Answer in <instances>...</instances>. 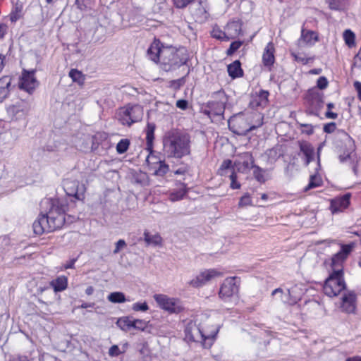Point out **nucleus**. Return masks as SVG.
Instances as JSON below:
<instances>
[{
    "label": "nucleus",
    "instance_id": "nucleus-1",
    "mask_svg": "<svg viewBox=\"0 0 361 361\" xmlns=\"http://www.w3.org/2000/svg\"><path fill=\"white\" fill-rule=\"evenodd\" d=\"M48 213L40 214L32 224L33 231L37 235L53 232L61 228L66 222L65 212L67 205L59 200L51 201Z\"/></svg>",
    "mask_w": 361,
    "mask_h": 361
},
{
    "label": "nucleus",
    "instance_id": "nucleus-2",
    "mask_svg": "<svg viewBox=\"0 0 361 361\" xmlns=\"http://www.w3.org/2000/svg\"><path fill=\"white\" fill-rule=\"evenodd\" d=\"M191 136L178 130H169L163 137V151L168 158L182 159L191 154Z\"/></svg>",
    "mask_w": 361,
    "mask_h": 361
},
{
    "label": "nucleus",
    "instance_id": "nucleus-3",
    "mask_svg": "<svg viewBox=\"0 0 361 361\" xmlns=\"http://www.w3.org/2000/svg\"><path fill=\"white\" fill-rule=\"evenodd\" d=\"M189 59L188 54L185 48L176 49L173 47L164 48L160 67L168 72L176 70L185 65Z\"/></svg>",
    "mask_w": 361,
    "mask_h": 361
},
{
    "label": "nucleus",
    "instance_id": "nucleus-4",
    "mask_svg": "<svg viewBox=\"0 0 361 361\" xmlns=\"http://www.w3.org/2000/svg\"><path fill=\"white\" fill-rule=\"evenodd\" d=\"M155 124L152 123H148L146 128V149L149 151V154L147 157L146 161L148 165H155L152 166L151 169H154L153 174L157 176H164L169 171V166L164 160L159 159L158 161H152L153 159H157V157L154 155V130Z\"/></svg>",
    "mask_w": 361,
    "mask_h": 361
},
{
    "label": "nucleus",
    "instance_id": "nucleus-5",
    "mask_svg": "<svg viewBox=\"0 0 361 361\" xmlns=\"http://www.w3.org/2000/svg\"><path fill=\"white\" fill-rule=\"evenodd\" d=\"M346 288L343 269H334L325 280L323 286V292L326 295L333 298L338 295Z\"/></svg>",
    "mask_w": 361,
    "mask_h": 361
},
{
    "label": "nucleus",
    "instance_id": "nucleus-6",
    "mask_svg": "<svg viewBox=\"0 0 361 361\" xmlns=\"http://www.w3.org/2000/svg\"><path fill=\"white\" fill-rule=\"evenodd\" d=\"M337 134L347 142L348 149L338 157L339 161L342 164H347L351 168L355 175L357 174V163L356 154L353 153L355 150V142L353 138L343 130H338Z\"/></svg>",
    "mask_w": 361,
    "mask_h": 361
},
{
    "label": "nucleus",
    "instance_id": "nucleus-7",
    "mask_svg": "<svg viewBox=\"0 0 361 361\" xmlns=\"http://www.w3.org/2000/svg\"><path fill=\"white\" fill-rule=\"evenodd\" d=\"M219 330L216 329L210 334H205L200 326L195 323H189L185 329L186 337L193 342H203L204 345H207V340L213 341Z\"/></svg>",
    "mask_w": 361,
    "mask_h": 361
},
{
    "label": "nucleus",
    "instance_id": "nucleus-8",
    "mask_svg": "<svg viewBox=\"0 0 361 361\" xmlns=\"http://www.w3.org/2000/svg\"><path fill=\"white\" fill-rule=\"evenodd\" d=\"M228 97L223 90L214 92L212 94V99L208 101L205 106L212 109L213 116L224 117Z\"/></svg>",
    "mask_w": 361,
    "mask_h": 361
},
{
    "label": "nucleus",
    "instance_id": "nucleus-9",
    "mask_svg": "<svg viewBox=\"0 0 361 361\" xmlns=\"http://www.w3.org/2000/svg\"><path fill=\"white\" fill-rule=\"evenodd\" d=\"M154 298L160 308L171 314H178L184 310L182 302L178 298H169L163 294H156Z\"/></svg>",
    "mask_w": 361,
    "mask_h": 361
},
{
    "label": "nucleus",
    "instance_id": "nucleus-10",
    "mask_svg": "<svg viewBox=\"0 0 361 361\" xmlns=\"http://www.w3.org/2000/svg\"><path fill=\"white\" fill-rule=\"evenodd\" d=\"M240 279L237 276L226 278L221 286L219 297L224 300H228L232 296L237 295L239 291Z\"/></svg>",
    "mask_w": 361,
    "mask_h": 361
},
{
    "label": "nucleus",
    "instance_id": "nucleus-11",
    "mask_svg": "<svg viewBox=\"0 0 361 361\" xmlns=\"http://www.w3.org/2000/svg\"><path fill=\"white\" fill-rule=\"evenodd\" d=\"M309 104L308 114L318 116L319 111L324 107L323 94L317 90H309L306 96Z\"/></svg>",
    "mask_w": 361,
    "mask_h": 361
},
{
    "label": "nucleus",
    "instance_id": "nucleus-12",
    "mask_svg": "<svg viewBox=\"0 0 361 361\" xmlns=\"http://www.w3.org/2000/svg\"><path fill=\"white\" fill-rule=\"evenodd\" d=\"M35 70L27 71L23 69L22 75L20 77V80L18 82L19 88L20 90H25L30 94H32L34 90L39 85V82L35 76Z\"/></svg>",
    "mask_w": 361,
    "mask_h": 361
},
{
    "label": "nucleus",
    "instance_id": "nucleus-13",
    "mask_svg": "<svg viewBox=\"0 0 361 361\" xmlns=\"http://www.w3.org/2000/svg\"><path fill=\"white\" fill-rule=\"evenodd\" d=\"M28 102L20 100L7 107L6 111L12 120L18 121L25 118L30 111Z\"/></svg>",
    "mask_w": 361,
    "mask_h": 361
},
{
    "label": "nucleus",
    "instance_id": "nucleus-14",
    "mask_svg": "<svg viewBox=\"0 0 361 361\" xmlns=\"http://www.w3.org/2000/svg\"><path fill=\"white\" fill-rule=\"evenodd\" d=\"M63 187L66 195L74 199L71 200V202L83 200L85 189L83 185H80L79 181L67 180L64 182Z\"/></svg>",
    "mask_w": 361,
    "mask_h": 361
},
{
    "label": "nucleus",
    "instance_id": "nucleus-15",
    "mask_svg": "<svg viewBox=\"0 0 361 361\" xmlns=\"http://www.w3.org/2000/svg\"><path fill=\"white\" fill-rule=\"evenodd\" d=\"M221 276V273L215 269H206L189 281V285L194 288H200L205 285L212 279Z\"/></svg>",
    "mask_w": 361,
    "mask_h": 361
},
{
    "label": "nucleus",
    "instance_id": "nucleus-16",
    "mask_svg": "<svg viewBox=\"0 0 361 361\" xmlns=\"http://www.w3.org/2000/svg\"><path fill=\"white\" fill-rule=\"evenodd\" d=\"M354 245L355 244L352 243L349 244H342L341 245V250L331 257V267L333 270L336 269L335 268L338 267H341L340 269H343V263L353 251Z\"/></svg>",
    "mask_w": 361,
    "mask_h": 361
},
{
    "label": "nucleus",
    "instance_id": "nucleus-17",
    "mask_svg": "<svg viewBox=\"0 0 361 361\" xmlns=\"http://www.w3.org/2000/svg\"><path fill=\"white\" fill-rule=\"evenodd\" d=\"M357 296L354 291L350 290L344 293L341 298V308L348 314L354 313L356 309Z\"/></svg>",
    "mask_w": 361,
    "mask_h": 361
},
{
    "label": "nucleus",
    "instance_id": "nucleus-18",
    "mask_svg": "<svg viewBox=\"0 0 361 361\" xmlns=\"http://www.w3.org/2000/svg\"><path fill=\"white\" fill-rule=\"evenodd\" d=\"M159 39H154L147 50L148 58L154 63H161L162 59V52L164 48H166Z\"/></svg>",
    "mask_w": 361,
    "mask_h": 361
},
{
    "label": "nucleus",
    "instance_id": "nucleus-19",
    "mask_svg": "<svg viewBox=\"0 0 361 361\" xmlns=\"http://www.w3.org/2000/svg\"><path fill=\"white\" fill-rule=\"evenodd\" d=\"M99 146L107 149L110 146L109 135L105 132H97L92 137V151H97Z\"/></svg>",
    "mask_w": 361,
    "mask_h": 361
},
{
    "label": "nucleus",
    "instance_id": "nucleus-20",
    "mask_svg": "<svg viewBox=\"0 0 361 361\" xmlns=\"http://www.w3.org/2000/svg\"><path fill=\"white\" fill-rule=\"evenodd\" d=\"M350 193H345L341 197L332 200L330 205L331 212L334 214L346 209L350 204Z\"/></svg>",
    "mask_w": 361,
    "mask_h": 361
},
{
    "label": "nucleus",
    "instance_id": "nucleus-21",
    "mask_svg": "<svg viewBox=\"0 0 361 361\" xmlns=\"http://www.w3.org/2000/svg\"><path fill=\"white\" fill-rule=\"evenodd\" d=\"M141 111V108L139 106L127 107L123 111L121 120L123 123H126L128 126H131L133 123L137 122L141 119V116H135V114Z\"/></svg>",
    "mask_w": 361,
    "mask_h": 361
},
{
    "label": "nucleus",
    "instance_id": "nucleus-22",
    "mask_svg": "<svg viewBox=\"0 0 361 361\" xmlns=\"http://www.w3.org/2000/svg\"><path fill=\"white\" fill-rule=\"evenodd\" d=\"M275 48L274 44L270 42H269L264 49L262 54V63L263 65L271 70V67L273 66L275 62Z\"/></svg>",
    "mask_w": 361,
    "mask_h": 361
},
{
    "label": "nucleus",
    "instance_id": "nucleus-23",
    "mask_svg": "<svg viewBox=\"0 0 361 361\" xmlns=\"http://www.w3.org/2000/svg\"><path fill=\"white\" fill-rule=\"evenodd\" d=\"M247 155L250 157L251 168L253 169V176L255 179L261 184L264 183L267 180L265 176V173L267 171V169H262L255 164V159L252 154L247 152Z\"/></svg>",
    "mask_w": 361,
    "mask_h": 361
},
{
    "label": "nucleus",
    "instance_id": "nucleus-24",
    "mask_svg": "<svg viewBox=\"0 0 361 361\" xmlns=\"http://www.w3.org/2000/svg\"><path fill=\"white\" fill-rule=\"evenodd\" d=\"M299 147L300 152L305 157V165H309L314 160V149L313 146L307 141H300L299 142Z\"/></svg>",
    "mask_w": 361,
    "mask_h": 361
},
{
    "label": "nucleus",
    "instance_id": "nucleus-25",
    "mask_svg": "<svg viewBox=\"0 0 361 361\" xmlns=\"http://www.w3.org/2000/svg\"><path fill=\"white\" fill-rule=\"evenodd\" d=\"M227 71L228 75L232 79L243 77L244 74L240 60H235L233 63L228 64L227 66Z\"/></svg>",
    "mask_w": 361,
    "mask_h": 361
},
{
    "label": "nucleus",
    "instance_id": "nucleus-26",
    "mask_svg": "<svg viewBox=\"0 0 361 361\" xmlns=\"http://www.w3.org/2000/svg\"><path fill=\"white\" fill-rule=\"evenodd\" d=\"M11 80V78L8 75L3 76L0 78V102L8 95Z\"/></svg>",
    "mask_w": 361,
    "mask_h": 361
},
{
    "label": "nucleus",
    "instance_id": "nucleus-27",
    "mask_svg": "<svg viewBox=\"0 0 361 361\" xmlns=\"http://www.w3.org/2000/svg\"><path fill=\"white\" fill-rule=\"evenodd\" d=\"M9 19L12 23H16L23 16V4L20 1H17L13 6L9 14Z\"/></svg>",
    "mask_w": 361,
    "mask_h": 361
},
{
    "label": "nucleus",
    "instance_id": "nucleus-28",
    "mask_svg": "<svg viewBox=\"0 0 361 361\" xmlns=\"http://www.w3.org/2000/svg\"><path fill=\"white\" fill-rule=\"evenodd\" d=\"M55 293L61 292L67 288L68 278L65 276H58L50 282Z\"/></svg>",
    "mask_w": 361,
    "mask_h": 361
},
{
    "label": "nucleus",
    "instance_id": "nucleus-29",
    "mask_svg": "<svg viewBox=\"0 0 361 361\" xmlns=\"http://www.w3.org/2000/svg\"><path fill=\"white\" fill-rule=\"evenodd\" d=\"M182 188L178 190H173L169 194V200L171 202H176L181 200L188 192V188L185 183H181Z\"/></svg>",
    "mask_w": 361,
    "mask_h": 361
},
{
    "label": "nucleus",
    "instance_id": "nucleus-30",
    "mask_svg": "<svg viewBox=\"0 0 361 361\" xmlns=\"http://www.w3.org/2000/svg\"><path fill=\"white\" fill-rule=\"evenodd\" d=\"M144 240L147 245L157 246L161 244L162 238L159 234L151 235L149 232L145 231L144 232Z\"/></svg>",
    "mask_w": 361,
    "mask_h": 361
},
{
    "label": "nucleus",
    "instance_id": "nucleus-31",
    "mask_svg": "<svg viewBox=\"0 0 361 361\" xmlns=\"http://www.w3.org/2000/svg\"><path fill=\"white\" fill-rule=\"evenodd\" d=\"M107 299L112 303H123L126 301H130L129 299H126L125 294L120 291L111 293L107 296Z\"/></svg>",
    "mask_w": 361,
    "mask_h": 361
},
{
    "label": "nucleus",
    "instance_id": "nucleus-32",
    "mask_svg": "<svg viewBox=\"0 0 361 361\" xmlns=\"http://www.w3.org/2000/svg\"><path fill=\"white\" fill-rule=\"evenodd\" d=\"M329 8L332 11H344L345 9V0H325Z\"/></svg>",
    "mask_w": 361,
    "mask_h": 361
},
{
    "label": "nucleus",
    "instance_id": "nucleus-33",
    "mask_svg": "<svg viewBox=\"0 0 361 361\" xmlns=\"http://www.w3.org/2000/svg\"><path fill=\"white\" fill-rule=\"evenodd\" d=\"M343 39L345 44L349 47L352 48L355 45V35L350 29H347L343 32Z\"/></svg>",
    "mask_w": 361,
    "mask_h": 361
},
{
    "label": "nucleus",
    "instance_id": "nucleus-34",
    "mask_svg": "<svg viewBox=\"0 0 361 361\" xmlns=\"http://www.w3.org/2000/svg\"><path fill=\"white\" fill-rule=\"evenodd\" d=\"M245 156L247 157L248 159L247 160H244L242 163L240 161L234 162V166L237 171L241 173H246L252 169L250 157L247 155V153L245 154Z\"/></svg>",
    "mask_w": 361,
    "mask_h": 361
},
{
    "label": "nucleus",
    "instance_id": "nucleus-35",
    "mask_svg": "<svg viewBox=\"0 0 361 361\" xmlns=\"http://www.w3.org/2000/svg\"><path fill=\"white\" fill-rule=\"evenodd\" d=\"M234 164H233V161L231 159L224 160L220 168L219 169V174L221 176H226L227 174V171L230 170L231 172L235 171Z\"/></svg>",
    "mask_w": 361,
    "mask_h": 361
},
{
    "label": "nucleus",
    "instance_id": "nucleus-36",
    "mask_svg": "<svg viewBox=\"0 0 361 361\" xmlns=\"http://www.w3.org/2000/svg\"><path fill=\"white\" fill-rule=\"evenodd\" d=\"M189 73L190 69L188 71L186 75L183 76L182 78H178L177 80H171L169 82V87L176 91L178 90L181 87H183L185 84L186 78L188 76Z\"/></svg>",
    "mask_w": 361,
    "mask_h": 361
},
{
    "label": "nucleus",
    "instance_id": "nucleus-37",
    "mask_svg": "<svg viewBox=\"0 0 361 361\" xmlns=\"http://www.w3.org/2000/svg\"><path fill=\"white\" fill-rule=\"evenodd\" d=\"M322 179L317 175H311L307 185L304 188V191L307 192L311 189L319 187L322 185Z\"/></svg>",
    "mask_w": 361,
    "mask_h": 361
},
{
    "label": "nucleus",
    "instance_id": "nucleus-38",
    "mask_svg": "<svg viewBox=\"0 0 361 361\" xmlns=\"http://www.w3.org/2000/svg\"><path fill=\"white\" fill-rule=\"evenodd\" d=\"M68 75L73 82H78L80 85L84 83L85 78L81 71L73 68L69 71Z\"/></svg>",
    "mask_w": 361,
    "mask_h": 361
},
{
    "label": "nucleus",
    "instance_id": "nucleus-39",
    "mask_svg": "<svg viewBox=\"0 0 361 361\" xmlns=\"http://www.w3.org/2000/svg\"><path fill=\"white\" fill-rule=\"evenodd\" d=\"M130 145V140L127 138L121 139L116 145V152L119 154L126 153Z\"/></svg>",
    "mask_w": 361,
    "mask_h": 361
},
{
    "label": "nucleus",
    "instance_id": "nucleus-40",
    "mask_svg": "<svg viewBox=\"0 0 361 361\" xmlns=\"http://www.w3.org/2000/svg\"><path fill=\"white\" fill-rule=\"evenodd\" d=\"M301 37L307 44H311L312 40L314 42L318 41V35L314 31L308 30L305 33L302 31Z\"/></svg>",
    "mask_w": 361,
    "mask_h": 361
},
{
    "label": "nucleus",
    "instance_id": "nucleus-41",
    "mask_svg": "<svg viewBox=\"0 0 361 361\" xmlns=\"http://www.w3.org/2000/svg\"><path fill=\"white\" fill-rule=\"evenodd\" d=\"M212 37L221 41H228L229 37L226 35V32L219 27H214L212 32Z\"/></svg>",
    "mask_w": 361,
    "mask_h": 361
},
{
    "label": "nucleus",
    "instance_id": "nucleus-42",
    "mask_svg": "<svg viewBox=\"0 0 361 361\" xmlns=\"http://www.w3.org/2000/svg\"><path fill=\"white\" fill-rule=\"evenodd\" d=\"M116 325L123 331L127 332L130 330V317H123L118 319Z\"/></svg>",
    "mask_w": 361,
    "mask_h": 361
},
{
    "label": "nucleus",
    "instance_id": "nucleus-43",
    "mask_svg": "<svg viewBox=\"0 0 361 361\" xmlns=\"http://www.w3.org/2000/svg\"><path fill=\"white\" fill-rule=\"evenodd\" d=\"M243 41L235 40L232 42L226 50L227 56H232L243 44Z\"/></svg>",
    "mask_w": 361,
    "mask_h": 361
},
{
    "label": "nucleus",
    "instance_id": "nucleus-44",
    "mask_svg": "<svg viewBox=\"0 0 361 361\" xmlns=\"http://www.w3.org/2000/svg\"><path fill=\"white\" fill-rule=\"evenodd\" d=\"M132 310L135 312H147L149 310L148 304L146 302H135L132 306Z\"/></svg>",
    "mask_w": 361,
    "mask_h": 361
},
{
    "label": "nucleus",
    "instance_id": "nucleus-45",
    "mask_svg": "<svg viewBox=\"0 0 361 361\" xmlns=\"http://www.w3.org/2000/svg\"><path fill=\"white\" fill-rule=\"evenodd\" d=\"M229 178L231 180V188L233 190L240 188L241 185L237 181L238 176L235 171H232V173L229 175Z\"/></svg>",
    "mask_w": 361,
    "mask_h": 361
},
{
    "label": "nucleus",
    "instance_id": "nucleus-46",
    "mask_svg": "<svg viewBox=\"0 0 361 361\" xmlns=\"http://www.w3.org/2000/svg\"><path fill=\"white\" fill-rule=\"evenodd\" d=\"M250 205H252L251 197L248 193H246L240 197V201L238 202V206L240 207H243Z\"/></svg>",
    "mask_w": 361,
    "mask_h": 361
},
{
    "label": "nucleus",
    "instance_id": "nucleus-47",
    "mask_svg": "<svg viewBox=\"0 0 361 361\" xmlns=\"http://www.w3.org/2000/svg\"><path fill=\"white\" fill-rule=\"evenodd\" d=\"M195 0H173L174 6L177 8H184Z\"/></svg>",
    "mask_w": 361,
    "mask_h": 361
},
{
    "label": "nucleus",
    "instance_id": "nucleus-48",
    "mask_svg": "<svg viewBox=\"0 0 361 361\" xmlns=\"http://www.w3.org/2000/svg\"><path fill=\"white\" fill-rule=\"evenodd\" d=\"M329 82L325 76H321L317 79V87L321 90L326 89L328 87Z\"/></svg>",
    "mask_w": 361,
    "mask_h": 361
},
{
    "label": "nucleus",
    "instance_id": "nucleus-49",
    "mask_svg": "<svg viewBox=\"0 0 361 361\" xmlns=\"http://www.w3.org/2000/svg\"><path fill=\"white\" fill-rule=\"evenodd\" d=\"M90 4V0H75V5L80 11L87 9Z\"/></svg>",
    "mask_w": 361,
    "mask_h": 361
},
{
    "label": "nucleus",
    "instance_id": "nucleus-50",
    "mask_svg": "<svg viewBox=\"0 0 361 361\" xmlns=\"http://www.w3.org/2000/svg\"><path fill=\"white\" fill-rule=\"evenodd\" d=\"M336 129V125L334 122H330L324 125L323 130L326 133H332Z\"/></svg>",
    "mask_w": 361,
    "mask_h": 361
},
{
    "label": "nucleus",
    "instance_id": "nucleus-51",
    "mask_svg": "<svg viewBox=\"0 0 361 361\" xmlns=\"http://www.w3.org/2000/svg\"><path fill=\"white\" fill-rule=\"evenodd\" d=\"M126 243L123 239H120L116 243L115 249L113 251L114 254H118L122 249L126 247Z\"/></svg>",
    "mask_w": 361,
    "mask_h": 361
},
{
    "label": "nucleus",
    "instance_id": "nucleus-52",
    "mask_svg": "<svg viewBox=\"0 0 361 361\" xmlns=\"http://www.w3.org/2000/svg\"><path fill=\"white\" fill-rule=\"evenodd\" d=\"M117 345H113L109 350V355L111 357H117L122 353Z\"/></svg>",
    "mask_w": 361,
    "mask_h": 361
},
{
    "label": "nucleus",
    "instance_id": "nucleus-53",
    "mask_svg": "<svg viewBox=\"0 0 361 361\" xmlns=\"http://www.w3.org/2000/svg\"><path fill=\"white\" fill-rule=\"evenodd\" d=\"M301 127L305 128V129L302 130V133L307 134L308 135H312L314 133V127L312 124L303 123L300 124Z\"/></svg>",
    "mask_w": 361,
    "mask_h": 361
},
{
    "label": "nucleus",
    "instance_id": "nucleus-54",
    "mask_svg": "<svg viewBox=\"0 0 361 361\" xmlns=\"http://www.w3.org/2000/svg\"><path fill=\"white\" fill-rule=\"evenodd\" d=\"M176 106L181 110H186L188 108V102L186 99H178L176 102Z\"/></svg>",
    "mask_w": 361,
    "mask_h": 361
},
{
    "label": "nucleus",
    "instance_id": "nucleus-55",
    "mask_svg": "<svg viewBox=\"0 0 361 361\" xmlns=\"http://www.w3.org/2000/svg\"><path fill=\"white\" fill-rule=\"evenodd\" d=\"M136 323H137V324H136L135 329L140 330L142 331H145L147 326V323L145 320L137 319Z\"/></svg>",
    "mask_w": 361,
    "mask_h": 361
},
{
    "label": "nucleus",
    "instance_id": "nucleus-56",
    "mask_svg": "<svg viewBox=\"0 0 361 361\" xmlns=\"http://www.w3.org/2000/svg\"><path fill=\"white\" fill-rule=\"evenodd\" d=\"M9 361H30V359L25 355H15Z\"/></svg>",
    "mask_w": 361,
    "mask_h": 361
},
{
    "label": "nucleus",
    "instance_id": "nucleus-57",
    "mask_svg": "<svg viewBox=\"0 0 361 361\" xmlns=\"http://www.w3.org/2000/svg\"><path fill=\"white\" fill-rule=\"evenodd\" d=\"M269 95V91L264 90H261L258 94V97H259V99L261 100V102H268Z\"/></svg>",
    "mask_w": 361,
    "mask_h": 361
},
{
    "label": "nucleus",
    "instance_id": "nucleus-58",
    "mask_svg": "<svg viewBox=\"0 0 361 361\" xmlns=\"http://www.w3.org/2000/svg\"><path fill=\"white\" fill-rule=\"evenodd\" d=\"M291 55L294 58L295 61L298 62H301L302 64H307L308 63V59H306L305 57H302L300 56L299 54L292 53Z\"/></svg>",
    "mask_w": 361,
    "mask_h": 361
},
{
    "label": "nucleus",
    "instance_id": "nucleus-59",
    "mask_svg": "<svg viewBox=\"0 0 361 361\" xmlns=\"http://www.w3.org/2000/svg\"><path fill=\"white\" fill-rule=\"evenodd\" d=\"M266 154L268 156L269 159L276 160L277 157V151L275 149H269L267 150Z\"/></svg>",
    "mask_w": 361,
    "mask_h": 361
},
{
    "label": "nucleus",
    "instance_id": "nucleus-60",
    "mask_svg": "<svg viewBox=\"0 0 361 361\" xmlns=\"http://www.w3.org/2000/svg\"><path fill=\"white\" fill-rule=\"evenodd\" d=\"M78 260V258H73V259H71V260H69L66 264H64V268L66 269H73L74 268V266H75V263L76 262V261Z\"/></svg>",
    "mask_w": 361,
    "mask_h": 361
},
{
    "label": "nucleus",
    "instance_id": "nucleus-61",
    "mask_svg": "<svg viewBox=\"0 0 361 361\" xmlns=\"http://www.w3.org/2000/svg\"><path fill=\"white\" fill-rule=\"evenodd\" d=\"M8 26L5 23H0V39L6 34Z\"/></svg>",
    "mask_w": 361,
    "mask_h": 361
},
{
    "label": "nucleus",
    "instance_id": "nucleus-62",
    "mask_svg": "<svg viewBox=\"0 0 361 361\" xmlns=\"http://www.w3.org/2000/svg\"><path fill=\"white\" fill-rule=\"evenodd\" d=\"M354 87L357 92V96L360 100H361V82L355 81L354 82Z\"/></svg>",
    "mask_w": 361,
    "mask_h": 361
},
{
    "label": "nucleus",
    "instance_id": "nucleus-63",
    "mask_svg": "<svg viewBox=\"0 0 361 361\" xmlns=\"http://www.w3.org/2000/svg\"><path fill=\"white\" fill-rule=\"evenodd\" d=\"M139 352L142 355H145L146 353L149 352L147 343L142 344V348L139 350Z\"/></svg>",
    "mask_w": 361,
    "mask_h": 361
},
{
    "label": "nucleus",
    "instance_id": "nucleus-64",
    "mask_svg": "<svg viewBox=\"0 0 361 361\" xmlns=\"http://www.w3.org/2000/svg\"><path fill=\"white\" fill-rule=\"evenodd\" d=\"M325 116L327 118L336 119L338 117V114L336 113H334V112L331 111H327L325 113Z\"/></svg>",
    "mask_w": 361,
    "mask_h": 361
}]
</instances>
